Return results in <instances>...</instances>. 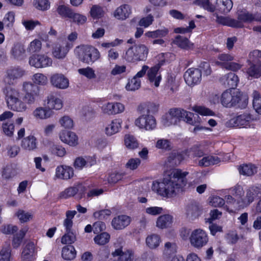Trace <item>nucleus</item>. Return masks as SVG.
Returning a JSON list of instances; mask_svg holds the SVG:
<instances>
[{"mask_svg": "<svg viewBox=\"0 0 261 261\" xmlns=\"http://www.w3.org/2000/svg\"><path fill=\"white\" fill-rule=\"evenodd\" d=\"M188 174V172H182L180 169L173 170L169 178L164 179L163 196L172 197L177 195L187 184L186 176Z\"/></svg>", "mask_w": 261, "mask_h": 261, "instance_id": "nucleus-1", "label": "nucleus"}, {"mask_svg": "<svg viewBox=\"0 0 261 261\" xmlns=\"http://www.w3.org/2000/svg\"><path fill=\"white\" fill-rule=\"evenodd\" d=\"M198 115L179 108L171 109L168 113L162 117V123L165 126L177 124L181 120L191 124H195L198 122Z\"/></svg>", "mask_w": 261, "mask_h": 261, "instance_id": "nucleus-2", "label": "nucleus"}, {"mask_svg": "<svg viewBox=\"0 0 261 261\" xmlns=\"http://www.w3.org/2000/svg\"><path fill=\"white\" fill-rule=\"evenodd\" d=\"M8 108L14 111L23 112L28 107L20 98V93L17 90L10 86H6L3 89Z\"/></svg>", "mask_w": 261, "mask_h": 261, "instance_id": "nucleus-3", "label": "nucleus"}, {"mask_svg": "<svg viewBox=\"0 0 261 261\" xmlns=\"http://www.w3.org/2000/svg\"><path fill=\"white\" fill-rule=\"evenodd\" d=\"M74 53L82 62L90 64L100 58L99 51L89 45H81L75 47Z\"/></svg>", "mask_w": 261, "mask_h": 261, "instance_id": "nucleus-4", "label": "nucleus"}, {"mask_svg": "<svg viewBox=\"0 0 261 261\" xmlns=\"http://www.w3.org/2000/svg\"><path fill=\"white\" fill-rule=\"evenodd\" d=\"M148 54V49L145 45H135L126 50L123 58L130 63L144 61L146 60Z\"/></svg>", "mask_w": 261, "mask_h": 261, "instance_id": "nucleus-5", "label": "nucleus"}, {"mask_svg": "<svg viewBox=\"0 0 261 261\" xmlns=\"http://www.w3.org/2000/svg\"><path fill=\"white\" fill-rule=\"evenodd\" d=\"M122 238H119L114 243L115 249L111 252L112 258L108 261H130L135 254V251L131 249H126L123 250Z\"/></svg>", "mask_w": 261, "mask_h": 261, "instance_id": "nucleus-6", "label": "nucleus"}, {"mask_svg": "<svg viewBox=\"0 0 261 261\" xmlns=\"http://www.w3.org/2000/svg\"><path fill=\"white\" fill-rule=\"evenodd\" d=\"M243 96L242 93L239 89H228L222 93L221 102L223 106L231 107L238 103Z\"/></svg>", "mask_w": 261, "mask_h": 261, "instance_id": "nucleus-7", "label": "nucleus"}, {"mask_svg": "<svg viewBox=\"0 0 261 261\" xmlns=\"http://www.w3.org/2000/svg\"><path fill=\"white\" fill-rule=\"evenodd\" d=\"M135 123L140 129L146 130H152L156 126V119L152 115L150 114L148 110L136 119Z\"/></svg>", "mask_w": 261, "mask_h": 261, "instance_id": "nucleus-8", "label": "nucleus"}, {"mask_svg": "<svg viewBox=\"0 0 261 261\" xmlns=\"http://www.w3.org/2000/svg\"><path fill=\"white\" fill-rule=\"evenodd\" d=\"M189 240L191 245L197 249H200L205 246L208 241L206 232L200 228L194 229L191 232Z\"/></svg>", "mask_w": 261, "mask_h": 261, "instance_id": "nucleus-9", "label": "nucleus"}, {"mask_svg": "<svg viewBox=\"0 0 261 261\" xmlns=\"http://www.w3.org/2000/svg\"><path fill=\"white\" fill-rule=\"evenodd\" d=\"M73 44L67 41H59L53 44L51 49L54 58L63 60L65 59Z\"/></svg>", "mask_w": 261, "mask_h": 261, "instance_id": "nucleus-10", "label": "nucleus"}, {"mask_svg": "<svg viewBox=\"0 0 261 261\" xmlns=\"http://www.w3.org/2000/svg\"><path fill=\"white\" fill-rule=\"evenodd\" d=\"M29 64L37 68H46L52 65L53 60L44 54H34L29 58Z\"/></svg>", "mask_w": 261, "mask_h": 261, "instance_id": "nucleus-11", "label": "nucleus"}, {"mask_svg": "<svg viewBox=\"0 0 261 261\" xmlns=\"http://www.w3.org/2000/svg\"><path fill=\"white\" fill-rule=\"evenodd\" d=\"M25 74V70L19 67H13L7 70L4 79L5 83L8 85H13L17 80L21 78Z\"/></svg>", "mask_w": 261, "mask_h": 261, "instance_id": "nucleus-12", "label": "nucleus"}, {"mask_svg": "<svg viewBox=\"0 0 261 261\" xmlns=\"http://www.w3.org/2000/svg\"><path fill=\"white\" fill-rule=\"evenodd\" d=\"M164 63V61H161L154 66L149 68L147 71V75L148 80L150 83L153 84L156 87L159 86L162 80L161 73L159 71Z\"/></svg>", "mask_w": 261, "mask_h": 261, "instance_id": "nucleus-13", "label": "nucleus"}, {"mask_svg": "<svg viewBox=\"0 0 261 261\" xmlns=\"http://www.w3.org/2000/svg\"><path fill=\"white\" fill-rule=\"evenodd\" d=\"M201 76V71L200 69L191 68L185 73L184 78L186 83L192 86L200 82Z\"/></svg>", "mask_w": 261, "mask_h": 261, "instance_id": "nucleus-14", "label": "nucleus"}, {"mask_svg": "<svg viewBox=\"0 0 261 261\" xmlns=\"http://www.w3.org/2000/svg\"><path fill=\"white\" fill-rule=\"evenodd\" d=\"M236 21L240 22L241 26L236 27V28H242L243 23H250L253 21H261V15L259 14H252L244 10L238 11V19Z\"/></svg>", "mask_w": 261, "mask_h": 261, "instance_id": "nucleus-15", "label": "nucleus"}, {"mask_svg": "<svg viewBox=\"0 0 261 261\" xmlns=\"http://www.w3.org/2000/svg\"><path fill=\"white\" fill-rule=\"evenodd\" d=\"M202 213L201 206L197 202H191L185 207V214L187 219L194 220L198 218Z\"/></svg>", "mask_w": 261, "mask_h": 261, "instance_id": "nucleus-16", "label": "nucleus"}, {"mask_svg": "<svg viewBox=\"0 0 261 261\" xmlns=\"http://www.w3.org/2000/svg\"><path fill=\"white\" fill-rule=\"evenodd\" d=\"M253 117L250 114L244 113L230 120V123L234 126L247 127L254 121Z\"/></svg>", "mask_w": 261, "mask_h": 261, "instance_id": "nucleus-17", "label": "nucleus"}, {"mask_svg": "<svg viewBox=\"0 0 261 261\" xmlns=\"http://www.w3.org/2000/svg\"><path fill=\"white\" fill-rule=\"evenodd\" d=\"M86 190L85 187L81 184L75 185L72 187L65 189L60 194V197L63 199H67L74 196L76 194L79 193L80 198L82 197Z\"/></svg>", "mask_w": 261, "mask_h": 261, "instance_id": "nucleus-18", "label": "nucleus"}, {"mask_svg": "<svg viewBox=\"0 0 261 261\" xmlns=\"http://www.w3.org/2000/svg\"><path fill=\"white\" fill-rule=\"evenodd\" d=\"M103 113L108 115H116L124 112V106L120 102H108L101 107Z\"/></svg>", "mask_w": 261, "mask_h": 261, "instance_id": "nucleus-19", "label": "nucleus"}, {"mask_svg": "<svg viewBox=\"0 0 261 261\" xmlns=\"http://www.w3.org/2000/svg\"><path fill=\"white\" fill-rule=\"evenodd\" d=\"M51 84L55 87L65 89L69 86V81L64 75L61 73H55L50 78Z\"/></svg>", "mask_w": 261, "mask_h": 261, "instance_id": "nucleus-20", "label": "nucleus"}, {"mask_svg": "<svg viewBox=\"0 0 261 261\" xmlns=\"http://www.w3.org/2000/svg\"><path fill=\"white\" fill-rule=\"evenodd\" d=\"M20 145L23 150L33 151L37 148L38 142L35 136L30 135L22 138Z\"/></svg>", "mask_w": 261, "mask_h": 261, "instance_id": "nucleus-21", "label": "nucleus"}, {"mask_svg": "<svg viewBox=\"0 0 261 261\" xmlns=\"http://www.w3.org/2000/svg\"><path fill=\"white\" fill-rule=\"evenodd\" d=\"M132 221L131 218L125 215L115 217L112 221V227L116 230H121L127 227Z\"/></svg>", "mask_w": 261, "mask_h": 261, "instance_id": "nucleus-22", "label": "nucleus"}, {"mask_svg": "<svg viewBox=\"0 0 261 261\" xmlns=\"http://www.w3.org/2000/svg\"><path fill=\"white\" fill-rule=\"evenodd\" d=\"M59 137L62 142L70 146H75L78 144V137L73 132L62 130L59 134Z\"/></svg>", "mask_w": 261, "mask_h": 261, "instance_id": "nucleus-23", "label": "nucleus"}, {"mask_svg": "<svg viewBox=\"0 0 261 261\" xmlns=\"http://www.w3.org/2000/svg\"><path fill=\"white\" fill-rule=\"evenodd\" d=\"M220 83L226 87H229V89H236L239 82L238 77L234 73L229 72L222 76L220 79Z\"/></svg>", "mask_w": 261, "mask_h": 261, "instance_id": "nucleus-24", "label": "nucleus"}, {"mask_svg": "<svg viewBox=\"0 0 261 261\" xmlns=\"http://www.w3.org/2000/svg\"><path fill=\"white\" fill-rule=\"evenodd\" d=\"M74 174L72 168L68 166H60L56 169V176L62 179H68L73 177Z\"/></svg>", "mask_w": 261, "mask_h": 261, "instance_id": "nucleus-25", "label": "nucleus"}, {"mask_svg": "<svg viewBox=\"0 0 261 261\" xmlns=\"http://www.w3.org/2000/svg\"><path fill=\"white\" fill-rule=\"evenodd\" d=\"M177 246L175 242H165L162 251L164 258L169 259L177 252Z\"/></svg>", "mask_w": 261, "mask_h": 261, "instance_id": "nucleus-26", "label": "nucleus"}, {"mask_svg": "<svg viewBox=\"0 0 261 261\" xmlns=\"http://www.w3.org/2000/svg\"><path fill=\"white\" fill-rule=\"evenodd\" d=\"M63 105L62 100L59 97L54 95H49L47 96L45 106L51 111L59 110L62 108Z\"/></svg>", "mask_w": 261, "mask_h": 261, "instance_id": "nucleus-27", "label": "nucleus"}, {"mask_svg": "<svg viewBox=\"0 0 261 261\" xmlns=\"http://www.w3.org/2000/svg\"><path fill=\"white\" fill-rule=\"evenodd\" d=\"M122 120L120 119H115L112 120L106 126L105 132L107 136H111L117 133L121 127Z\"/></svg>", "mask_w": 261, "mask_h": 261, "instance_id": "nucleus-28", "label": "nucleus"}, {"mask_svg": "<svg viewBox=\"0 0 261 261\" xmlns=\"http://www.w3.org/2000/svg\"><path fill=\"white\" fill-rule=\"evenodd\" d=\"M213 16L215 17V19H214L218 23L233 28L241 26L240 22L236 21V19L230 17L219 16L217 13L214 14Z\"/></svg>", "mask_w": 261, "mask_h": 261, "instance_id": "nucleus-29", "label": "nucleus"}, {"mask_svg": "<svg viewBox=\"0 0 261 261\" xmlns=\"http://www.w3.org/2000/svg\"><path fill=\"white\" fill-rule=\"evenodd\" d=\"M131 13L129 6L123 5L117 8L114 12V17L120 20H125L128 18Z\"/></svg>", "mask_w": 261, "mask_h": 261, "instance_id": "nucleus-30", "label": "nucleus"}, {"mask_svg": "<svg viewBox=\"0 0 261 261\" xmlns=\"http://www.w3.org/2000/svg\"><path fill=\"white\" fill-rule=\"evenodd\" d=\"M33 116L38 119L44 120L51 117L54 113L52 111L45 107L37 108L33 113Z\"/></svg>", "mask_w": 261, "mask_h": 261, "instance_id": "nucleus-31", "label": "nucleus"}, {"mask_svg": "<svg viewBox=\"0 0 261 261\" xmlns=\"http://www.w3.org/2000/svg\"><path fill=\"white\" fill-rule=\"evenodd\" d=\"M173 43L179 47L184 49H191L194 48V44L186 37L177 35L173 40Z\"/></svg>", "mask_w": 261, "mask_h": 261, "instance_id": "nucleus-32", "label": "nucleus"}, {"mask_svg": "<svg viewBox=\"0 0 261 261\" xmlns=\"http://www.w3.org/2000/svg\"><path fill=\"white\" fill-rule=\"evenodd\" d=\"M25 53L24 46L20 42L15 43L11 49V55L15 59H21L23 58Z\"/></svg>", "mask_w": 261, "mask_h": 261, "instance_id": "nucleus-33", "label": "nucleus"}, {"mask_svg": "<svg viewBox=\"0 0 261 261\" xmlns=\"http://www.w3.org/2000/svg\"><path fill=\"white\" fill-rule=\"evenodd\" d=\"M37 249L35 244L32 242H29L23 249L22 252V258L23 259H31L36 254Z\"/></svg>", "mask_w": 261, "mask_h": 261, "instance_id": "nucleus-34", "label": "nucleus"}, {"mask_svg": "<svg viewBox=\"0 0 261 261\" xmlns=\"http://www.w3.org/2000/svg\"><path fill=\"white\" fill-rule=\"evenodd\" d=\"M161 238L160 236L157 234H151L148 236L146 238V246L150 249H156L158 248L161 243Z\"/></svg>", "mask_w": 261, "mask_h": 261, "instance_id": "nucleus-35", "label": "nucleus"}, {"mask_svg": "<svg viewBox=\"0 0 261 261\" xmlns=\"http://www.w3.org/2000/svg\"><path fill=\"white\" fill-rule=\"evenodd\" d=\"M238 169L240 174L247 176H252L257 171V166L252 164H243Z\"/></svg>", "mask_w": 261, "mask_h": 261, "instance_id": "nucleus-36", "label": "nucleus"}, {"mask_svg": "<svg viewBox=\"0 0 261 261\" xmlns=\"http://www.w3.org/2000/svg\"><path fill=\"white\" fill-rule=\"evenodd\" d=\"M173 223V217L170 215H163L160 216L156 221L158 227L164 229L170 227Z\"/></svg>", "mask_w": 261, "mask_h": 261, "instance_id": "nucleus-37", "label": "nucleus"}, {"mask_svg": "<svg viewBox=\"0 0 261 261\" xmlns=\"http://www.w3.org/2000/svg\"><path fill=\"white\" fill-rule=\"evenodd\" d=\"M187 155V152H179L173 151L169 155L168 158V161L173 165H177L185 159Z\"/></svg>", "mask_w": 261, "mask_h": 261, "instance_id": "nucleus-38", "label": "nucleus"}, {"mask_svg": "<svg viewBox=\"0 0 261 261\" xmlns=\"http://www.w3.org/2000/svg\"><path fill=\"white\" fill-rule=\"evenodd\" d=\"M178 86L175 76L173 74L168 75L166 85L168 95H172L175 93L178 90Z\"/></svg>", "mask_w": 261, "mask_h": 261, "instance_id": "nucleus-39", "label": "nucleus"}, {"mask_svg": "<svg viewBox=\"0 0 261 261\" xmlns=\"http://www.w3.org/2000/svg\"><path fill=\"white\" fill-rule=\"evenodd\" d=\"M220 162V159L217 156L203 155V158L199 161L198 165L201 167H208L217 164Z\"/></svg>", "mask_w": 261, "mask_h": 261, "instance_id": "nucleus-40", "label": "nucleus"}, {"mask_svg": "<svg viewBox=\"0 0 261 261\" xmlns=\"http://www.w3.org/2000/svg\"><path fill=\"white\" fill-rule=\"evenodd\" d=\"M233 3L231 0H216V7L221 13H228L232 9Z\"/></svg>", "mask_w": 261, "mask_h": 261, "instance_id": "nucleus-41", "label": "nucleus"}, {"mask_svg": "<svg viewBox=\"0 0 261 261\" xmlns=\"http://www.w3.org/2000/svg\"><path fill=\"white\" fill-rule=\"evenodd\" d=\"M23 91L25 94L40 96L39 88L31 82H25L23 84Z\"/></svg>", "mask_w": 261, "mask_h": 261, "instance_id": "nucleus-42", "label": "nucleus"}, {"mask_svg": "<svg viewBox=\"0 0 261 261\" xmlns=\"http://www.w3.org/2000/svg\"><path fill=\"white\" fill-rule=\"evenodd\" d=\"M76 251L73 246H64L62 251V256L65 260H71L75 258Z\"/></svg>", "mask_w": 261, "mask_h": 261, "instance_id": "nucleus-43", "label": "nucleus"}, {"mask_svg": "<svg viewBox=\"0 0 261 261\" xmlns=\"http://www.w3.org/2000/svg\"><path fill=\"white\" fill-rule=\"evenodd\" d=\"M194 4L210 12H214L216 8L210 0H195Z\"/></svg>", "mask_w": 261, "mask_h": 261, "instance_id": "nucleus-44", "label": "nucleus"}, {"mask_svg": "<svg viewBox=\"0 0 261 261\" xmlns=\"http://www.w3.org/2000/svg\"><path fill=\"white\" fill-rule=\"evenodd\" d=\"M252 194L251 192L250 191L248 188L246 192V195L241 200H238V203L240 204V206L242 208L247 207L252 202H253L255 199V197Z\"/></svg>", "mask_w": 261, "mask_h": 261, "instance_id": "nucleus-45", "label": "nucleus"}, {"mask_svg": "<svg viewBox=\"0 0 261 261\" xmlns=\"http://www.w3.org/2000/svg\"><path fill=\"white\" fill-rule=\"evenodd\" d=\"M249 67L247 69V74L253 78H259L261 76V65H258L254 63L249 64Z\"/></svg>", "mask_w": 261, "mask_h": 261, "instance_id": "nucleus-46", "label": "nucleus"}, {"mask_svg": "<svg viewBox=\"0 0 261 261\" xmlns=\"http://www.w3.org/2000/svg\"><path fill=\"white\" fill-rule=\"evenodd\" d=\"M169 33V30L164 28L153 31H148L145 33V36L148 38H156L166 37Z\"/></svg>", "mask_w": 261, "mask_h": 261, "instance_id": "nucleus-47", "label": "nucleus"}, {"mask_svg": "<svg viewBox=\"0 0 261 261\" xmlns=\"http://www.w3.org/2000/svg\"><path fill=\"white\" fill-rule=\"evenodd\" d=\"M76 214L75 211H67L66 213V219L64 221V226L66 231L72 230L73 225L72 219Z\"/></svg>", "mask_w": 261, "mask_h": 261, "instance_id": "nucleus-48", "label": "nucleus"}, {"mask_svg": "<svg viewBox=\"0 0 261 261\" xmlns=\"http://www.w3.org/2000/svg\"><path fill=\"white\" fill-rule=\"evenodd\" d=\"M218 59L220 61L219 64L223 68H225L226 64H228L230 62L233 61L234 56L229 53H222L219 54Z\"/></svg>", "mask_w": 261, "mask_h": 261, "instance_id": "nucleus-49", "label": "nucleus"}, {"mask_svg": "<svg viewBox=\"0 0 261 261\" xmlns=\"http://www.w3.org/2000/svg\"><path fill=\"white\" fill-rule=\"evenodd\" d=\"M21 223H26L32 220L33 215L31 213L25 212L22 210H19L15 214Z\"/></svg>", "mask_w": 261, "mask_h": 261, "instance_id": "nucleus-50", "label": "nucleus"}, {"mask_svg": "<svg viewBox=\"0 0 261 261\" xmlns=\"http://www.w3.org/2000/svg\"><path fill=\"white\" fill-rule=\"evenodd\" d=\"M32 80L36 85L44 86L46 85L48 82L47 76L41 73L34 74L32 76Z\"/></svg>", "mask_w": 261, "mask_h": 261, "instance_id": "nucleus-51", "label": "nucleus"}, {"mask_svg": "<svg viewBox=\"0 0 261 261\" xmlns=\"http://www.w3.org/2000/svg\"><path fill=\"white\" fill-rule=\"evenodd\" d=\"M2 128L3 133L8 136L12 137L14 134V124L10 121L3 122L2 125Z\"/></svg>", "mask_w": 261, "mask_h": 261, "instance_id": "nucleus-52", "label": "nucleus"}, {"mask_svg": "<svg viewBox=\"0 0 261 261\" xmlns=\"http://www.w3.org/2000/svg\"><path fill=\"white\" fill-rule=\"evenodd\" d=\"M110 239V234L107 232H102L97 234L94 238V242L99 245H103L108 243Z\"/></svg>", "mask_w": 261, "mask_h": 261, "instance_id": "nucleus-53", "label": "nucleus"}, {"mask_svg": "<svg viewBox=\"0 0 261 261\" xmlns=\"http://www.w3.org/2000/svg\"><path fill=\"white\" fill-rule=\"evenodd\" d=\"M141 86V80L134 76L129 80L125 86L127 91H135L140 88Z\"/></svg>", "mask_w": 261, "mask_h": 261, "instance_id": "nucleus-54", "label": "nucleus"}, {"mask_svg": "<svg viewBox=\"0 0 261 261\" xmlns=\"http://www.w3.org/2000/svg\"><path fill=\"white\" fill-rule=\"evenodd\" d=\"M57 12L62 17L70 18L73 11L69 7L64 5H61L58 7Z\"/></svg>", "mask_w": 261, "mask_h": 261, "instance_id": "nucleus-55", "label": "nucleus"}, {"mask_svg": "<svg viewBox=\"0 0 261 261\" xmlns=\"http://www.w3.org/2000/svg\"><path fill=\"white\" fill-rule=\"evenodd\" d=\"M11 247L9 244L5 245L0 252V261H10Z\"/></svg>", "mask_w": 261, "mask_h": 261, "instance_id": "nucleus-56", "label": "nucleus"}, {"mask_svg": "<svg viewBox=\"0 0 261 261\" xmlns=\"http://www.w3.org/2000/svg\"><path fill=\"white\" fill-rule=\"evenodd\" d=\"M59 122L62 127L66 129H71L74 126L73 120L68 116H64L60 118Z\"/></svg>", "mask_w": 261, "mask_h": 261, "instance_id": "nucleus-57", "label": "nucleus"}, {"mask_svg": "<svg viewBox=\"0 0 261 261\" xmlns=\"http://www.w3.org/2000/svg\"><path fill=\"white\" fill-rule=\"evenodd\" d=\"M76 240L75 234L72 230L66 231L65 234L62 237L61 243L64 244H70Z\"/></svg>", "mask_w": 261, "mask_h": 261, "instance_id": "nucleus-58", "label": "nucleus"}, {"mask_svg": "<svg viewBox=\"0 0 261 261\" xmlns=\"http://www.w3.org/2000/svg\"><path fill=\"white\" fill-rule=\"evenodd\" d=\"M247 62L249 64L253 63H261V51L258 50H254L251 51L248 56Z\"/></svg>", "mask_w": 261, "mask_h": 261, "instance_id": "nucleus-59", "label": "nucleus"}, {"mask_svg": "<svg viewBox=\"0 0 261 261\" xmlns=\"http://www.w3.org/2000/svg\"><path fill=\"white\" fill-rule=\"evenodd\" d=\"M90 15L93 18H99L104 15L103 8L97 5L92 6L90 10Z\"/></svg>", "mask_w": 261, "mask_h": 261, "instance_id": "nucleus-60", "label": "nucleus"}, {"mask_svg": "<svg viewBox=\"0 0 261 261\" xmlns=\"http://www.w3.org/2000/svg\"><path fill=\"white\" fill-rule=\"evenodd\" d=\"M125 145L127 148L134 149L138 147V143L136 138L132 135H126L124 138Z\"/></svg>", "mask_w": 261, "mask_h": 261, "instance_id": "nucleus-61", "label": "nucleus"}, {"mask_svg": "<svg viewBox=\"0 0 261 261\" xmlns=\"http://www.w3.org/2000/svg\"><path fill=\"white\" fill-rule=\"evenodd\" d=\"M253 106L256 112L261 114V97L257 91L253 93Z\"/></svg>", "mask_w": 261, "mask_h": 261, "instance_id": "nucleus-62", "label": "nucleus"}, {"mask_svg": "<svg viewBox=\"0 0 261 261\" xmlns=\"http://www.w3.org/2000/svg\"><path fill=\"white\" fill-rule=\"evenodd\" d=\"M34 5L36 8L41 11L48 10L50 7L48 0H34Z\"/></svg>", "mask_w": 261, "mask_h": 261, "instance_id": "nucleus-63", "label": "nucleus"}, {"mask_svg": "<svg viewBox=\"0 0 261 261\" xmlns=\"http://www.w3.org/2000/svg\"><path fill=\"white\" fill-rule=\"evenodd\" d=\"M42 48V43L40 40L35 39L32 41L28 48L29 51L31 53L39 52Z\"/></svg>", "mask_w": 261, "mask_h": 261, "instance_id": "nucleus-64", "label": "nucleus"}]
</instances>
